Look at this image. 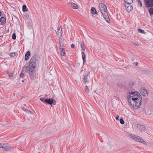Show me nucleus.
<instances>
[{
    "label": "nucleus",
    "instance_id": "nucleus-8",
    "mask_svg": "<svg viewBox=\"0 0 153 153\" xmlns=\"http://www.w3.org/2000/svg\"><path fill=\"white\" fill-rule=\"evenodd\" d=\"M11 146L7 144H3L2 149H4L5 151H8L11 149Z\"/></svg>",
    "mask_w": 153,
    "mask_h": 153
},
{
    "label": "nucleus",
    "instance_id": "nucleus-20",
    "mask_svg": "<svg viewBox=\"0 0 153 153\" xmlns=\"http://www.w3.org/2000/svg\"><path fill=\"white\" fill-rule=\"evenodd\" d=\"M138 32L140 33H142L144 34L146 33V32H145L144 30H143L140 28H138Z\"/></svg>",
    "mask_w": 153,
    "mask_h": 153
},
{
    "label": "nucleus",
    "instance_id": "nucleus-30",
    "mask_svg": "<svg viewBox=\"0 0 153 153\" xmlns=\"http://www.w3.org/2000/svg\"><path fill=\"white\" fill-rule=\"evenodd\" d=\"M120 122L121 124H123L124 123V121L123 119L120 118Z\"/></svg>",
    "mask_w": 153,
    "mask_h": 153
},
{
    "label": "nucleus",
    "instance_id": "nucleus-24",
    "mask_svg": "<svg viewBox=\"0 0 153 153\" xmlns=\"http://www.w3.org/2000/svg\"><path fill=\"white\" fill-rule=\"evenodd\" d=\"M10 56L12 57H14L16 55V53H11L9 54Z\"/></svg>",
    "mask_w": 153,
    "mask_h": 153
},
{
    "label": "nucleus",
    "instance_id": "nucleus-39",
    "mask_svg": "<svg viewBox=\"0 0 153 153\" xmlns=\"http://www.w3.org/2000/svg\"><path fill=\"white\" fill-rule=\"evenodd\" d=\"M119 87L120 88L122 87V85L120 84H119Z\"/></svg>",
    "mask_w": 153,
    "mask_h": 153
},
{
    "label": "nucleus",
    "instance_id": "nucleus-31",
    "mask_svg": "<svg viewBox=\"0 0 153 153\" xmlns=\"http://www.w3.org/2000/svg\"><path fill=\"white\" fill-rule=\"evenodd\" d=\"M130 42L131 44H132L134 45H136L137 46H139V45L136 43V42H134L132 41L131 42Z\"/></svg>",
    "mask_w": 153,
    "mask_h": 153
},
{
    "label": "nucleus",
    "instance_id": "nucleus-1",
    "mask_svg": "<svg viewBox=\"0 0 153 153\" xmlns=\"http://www.w3.org/2000/svg\"><path fill=\"white\" fill-rule=\"evenodd\" d=\"M39 57L37 55L33 56L30 58L29 65L24 66L22 68V71L27 72L31 80H34L36 78V74L34 69L39 63Z\"/></svg>",
    "mask_w": 153,
    "mask_h": 153
},
{
    "label": "nucleus",
    "instance_id": "nucleus-34",
    "mask_svg": "<svg viewBox=\"0 0 153 153\" xmlns=\"http://www.w3.org/2000/svg\"><path fill=\"white\" fill-rule=\"evenodd\" d=\"M22 109L24 111H27V109H26L25 108H24V107H22Z\"/></svg>",
    "mask_w": 153,
    "mask_h": 153
},
{
    "label": "nucleus",
    "instance_id": "nucleus-40",
    "mask_svg": "<svg viewBox=\"0 0 153 153\" xmlns=\"http://www.w3.org/2000/svg\"><path fill=\"white\" fill-rule=\"evenodd\" d=\"M61 42L62 43H63V39L61 38Z\"/></svg>",
    "mask_w": 153,
    "mask_h": 153
},
{
    "label": "nucleus",
    "instance_id": "nucleus-10",
    "mask_svg": "<svg viewBox=\"0 0 153 153\" xmlns=\"http://www.w3.org/2000/svg\"><path fill=\"white\" fill-rule=\"evenodd\" d=\"M30 51H27L26 52L25 55V60L27 61L30 58Z\"/></svg>",
    "mask_w": 153,
    "mask_h": 153
},
{
    "label": "nucleus",
    "instance_id": "nucleus-36",
    "mask_svg": "<svg viewBox=\"0 0 153 153\" xmlns=\"http://www.w3.org/2000/svg\"><path fill=\"white\" fill-rule=\"evenodd\" d=\"M27 111L28 114H31V111H30V110H28L27 109Z\"/></svg>",
    "mask_w": 153,
    "mask_h": 153
},
{
    "label": "nucleus",
    "instance_id": "nucleus-41",
    "mask_svg": "<svg viewBox=\"0 0 153 153\" xmlns=\"http://www.w3.org/2000/svg\"><path fill=\"white\" fill-rule=\"evenodd\" d=\"M135 63V65L136 66H137V65L138 64V63L137 62L136 63Z\"/></svg>",
    "mask_w": 153,
    "mask_h": 153
},
{
    "label": "nucleus",
    "instance_id": "nucleus-16",
    "mask_svg": "<svg viewBox=\"0 0 153 153\" xmlns=\"http://www.w3.org/2000/svg\"><path fill=\"white\" fill-rule=\"evenodd\" d=\"M70 7L74 9H77L78 8V5L74 3H72L70 5Z\"/></svg>",
    "mask_w": 153,
    "mask_h": 153
},
{
    "label": "nucleus",
    "instance_id": "nucleus-5",
    "mask_svg": "<svg viewBox=\"0 0 153 153\" xmlns=\"http://www.w3.org/2000/svg\"><path fill=\"white\" fill-rule=\"evenodd\" d=\"M40 100L44 103L46 102L48 104L51 105L53 103V100L51 98L45 99L44 97L39 98Z\"/></svg>",
    "mask_w": 153,
    "mask_h": 153
},
{
    "label": "nucleus",
    "instance_id": "nucleus-37",
    "mask_svg": "<svg viewBox=\"0 0 153 153\" xmlns=\"http://www.w3.org/2000/svg\"><path fill=\"white\" fill-rule=\"evenodd\" d=\"M119 116L117 115L116 117V119L117 120H119Z\"/></svg>",
    "mask_w": 153,
    "mask_h": 153
},
{
    "label": "nucleus",
    "instance_id": "nucleus-42",
    "mask_svg": "<svg viewBox=\"0 0 153 153\" xmlns=\"http://www.w3.org/2000/svg\"><path fill=\"white\" fill-rule=\"evenodd\" d=\"M1 11H0V16H1Z\"/></svg>",
    "mask_w": 153,
    "mask_h": 153
},
{
    "label": "nucleus",
    "instance_id": "nucleus-46",
    "mask_svg": "<svg viewBox=\"0 0 153 153\" xmlns=\"http://www.w3.org/2000/svg\"><path fill=\"white\" fill-rule=\"evenodd\" d=\"M1 58L2 59V58H1V57L0 56V59H1Z\"/></svg>",
    "mask_w": 153,
    "mask_h": 153
},
{
    "label": "nucleus",
    "instance_id": "nucleus-38",
    "mask_svg": "<svg viewBox=\"0 0 153 153\" xmlns=\"http://www.w3.org/2000/svg\"><path fill=\"white\" fill-rule=\"evenodd\" d=\"M3 144L2 143H0V149H2Z\"/></svg>",
    "mask_w": 153,
    "mask_h": 153
},
{
    "label": "nucleus",
    "instance_id": "nucleus-21",
    "mask_svg": "<svg viewBox=\"0 0 153 153\" xmlns=\"http://www.w3.org/2000/svg\"><path fill=\"white\" fill-rule=\"evenodd\" d=\"M150 7L151 8H150L149 10V13L150 15H152L153 14V7Z\"/></svg>",
    "mask_w": 153,
    "mask_h": 153
},
{
    "label": "nucleus",
    "instance_id": "nucleus-18",
    "mask_svg": "<svg viewBox=\"0 0 153 153\" xmlns=\"http://www.w3.org/2000/svg\"><path fill=\"white\" fill-rule=\"evenodd\" d=\"M82 59L83 60V63H84L85 62L86 60H85V54L84 52H82Z\"/></svg>",
    "mask_w": 153,
    "mask_h": 153
},
{
    "label": "nucleus",
    "instance_id": "nucleus-45",
    "mask_svg": "<svg viewBox=\"0 0 153 153\" xmlns=\"http://www.w3.org/2000/svg\"><path fill=\"white\" fill-rule=\"evenodd\" d=\"M45 97H46L47 96V94H45Z\"/></svg>",
    "mask_w": 153,
    "mask_h": 153
},
{
    "label": "nucleus",
    "instance_id": "nucleus-28",
    "mask_svg": "<svg viewBox=\"0 0 153 153\" xmlns=\"http://www.w3.org/2000/svg\"><path fill=\"white\" fill-rule=\"evenodd\" d=\"M23 72H25L24 71H22V72L21 73V74H20V77L22 78H23L24 76V74Z\"/></svg>",
    "mask_w": 153,
    "mask_h": 153
},
{
    "label": "nucleus",
    "instance_id": "nucleus-15",
    "mask_svg": "<svg viewBox=\"0 0 153 153\" xmlns=\"http://www.w3.org/2000/svg\"><path fill=\"white\" fill-rule=\"evenodd\" d=\"M91 13L93 15L98 14V13L97 12L95 8L94 7H92L91 8Z\"/></svg>",
    "mask_w": 153,
    "mask_h": 153
},
{
    "label": "nucleus",
    "instance_id": "nucleus-29",
    "mask_svg": "<svg viewBox=\"0 0 153 153\" xmlns=\"http://www.w3.org/2000/svg\"><path fill=\"white\" fill-rule=\"evenodd\" d=\"M12 38L13 40H14L16 39V36L15 33H14L13 34L12 36Z\"/></svg>",
    "mask_w": 153,
    "mask_h": 153
},
{
    "label": "nucleus",
    "instance_id": "nucleus-9",
    "mask_svg": "<svg viewBox=\"0 0 153 153\" xmlns=\"http://www.w3.org/2000/svg\"><path fill=\"white\" fill-rule=\"evenodd\" d=\"M140 91L141 94L143 96L146 97L148 96L147 92L146 90L142 88L140 89Z\"/></svg>",
    "mask_w": 153,
    "mask_h": 153
},
{
    "label": "nucleus",
    "instance_id": "nucleus-23",
    "mask_svg": "<svg viewBox=\"0 0 153 153\" xmlns=\"http://www.w3.org/2000/svg\"><path fill=\"white\" fill-rule=\"evenodd\" d=\"M137 2L138 3V5L140 7H141L142 6V4L140 1V0H137Z\"/></svg>",
    "mask_w": 153,
    "mask_h": 153
},
{
    "label": "nucleus",
    "instance_id": "nucleus-17",
    "mask_svg": "<svg viewBox=\"0 0 153 153\" xmlns=\"http://www.w3.org/2000/svg\"><path fill=\"white\" fill-rule=\"evenodd\" d=\"M28 9L27 8V6L25 5H23L22 6V11L23 12L27 11L28 10Z\"/></svg>",
    "mask_w": 153,
    "mask_h": 153
},
{
    "label": "nucleus",
    "instance_id": "nucleus-32",
    "mask_svg": "<svg viewBox=\"0 0 153 153\" xmlns=\"http://www.w3.org/2000/svg\"><path fill=\"white\" fill-rule=\"evenodd\" d=\"M129 84L131 86L133 85L134 84V82L133 81H131L129 82Z\"/></svg>",
    "mask_w": 153,
    "mask_h": 153
},
{
    "label": "nucleus",
    "instance_id": "nucleus-2",
    "mask_svg": "<svg viewBox=\"0 0 153 153\" xmlns=\"http://www.w3.org/2000/svg\"><path fill=\"white\" fill-rule=\"evenodd\" d=\"M140 95L137 91L128 93V101L129 104L135 109L139 108L141 105L142 98L140 97Z\"/></svg>",
    "mask_w": 153,
    "mask_h": 153
},
{
    "label": "nucleus",
    "instance_id": "nucleus-12",
    "mask_svg": "<svg viewBox=\"0 0 153 153\" xmlns=\"http://www.w3.org/2000/svg\"><path fill=\"white\" fill-rule=\"evenodd\" d=\"M137 127L140 130L142 131H144L146 129V128L144 126L141 125H138Z\"/></svg>",
    "mask_w": 153,
    "mask_h": 153
},
{
    "label": "nucleus",
    "instance_id": "nucleus-3",
    "mask_svg": "<svg viewBox=\"0 0 153 153\" xmlns=\"http://www.w3.org/2000/svg\"><path fill=\"white\" fill-rule=\"evenodd\" d=\"M99 7L101 13L106 21L108 23L110 22V21L106 12L107 10L106 6L103 3H100L99 4Z\"/></svg>",
    "mask_w": 153,
    "mask_h": 153
},
{
    "label": "nucleus",
    "instance_id": "nucleus-47",
    "mask_svg": "<svg viewBox=\"0 0 153 153\" xmlns=\"http://www.w3.org/2000/svg\"><path fill=\"white\" fill-rule=\"evenodd\" d=\"M53 104L54 105H55V104L54 103H53Z\"/></svg>",
    "mask_w": 153,
    "mask_h": 153
},
{
    "label": "nucleus",
    "instance_id": "nucleus-35",
    "mask_svg": "<svg viewBox=\"0 0 153 153\" xmlns=\"http://www.w3.org/2000/svg\"><path fill=\"white\" fill-rule=\"evenodd\" d=\"M71 48H74L75 47V45L73 44H71Z\"/></svg>",
    "mask_w": 153,
    "mask_h": 153
},
{
    "label": "nucleus",
    "instance_id": "nucleus-22",
    "mask_svg": "<svg viewBox=\"0 0 153 153\" xmlns=\"http://www.w3.org/2000/svg\"><path fill=\"white\" fill-rule=\"evenodd\" d=\"M60 54L61 56H64L65 55V53L64 50V49H63V50H62V51H60Z\"/></svg>",
    "mask_w": 153,
    "mask_h": 153
},
{
    "label": "nucleus",
    "instance_id": "nucleus-25",
    "mask_svg": "<svg viewBox=\"0 0 153 153\" xmlns=\"http://www.w3.org/2000/svg\"><path fill=\"white\" fill-rule=\"evenodd\" d=\"M80 45H81V48H82V50L83 51H85V46L84 45V43L81 42Z\"/></svg>",
    "mask_w": 153,
    "mask_h": 153
},
{
    "label": "nucleus",
    "instance_id": "nucleus-7",
    "mask_svg": "<svg viewBox=\"0 0 153 153\" xmlns=\"http://www.w3.org/2000/svg\"><path fill=\"white\" fill-rule=\"evenodd\" d=\"M89 74V72H88L85 73V74L84 75V78L83 79V81L85 84H87L89 82V81H88L87 79Z\"/></svg>",
    "mask_w": 153,
    "mask_h": 153
},
{
    "label": "nucleus",
    "instance_id": "nucleus-43",
    "mask_svg": "<svg viewBox=\"0 0 153 153\" xmlns=\"http://www.w3.org/2000/svg\"><path fill=\"white\" fill-rule=\"evenodd\" d=\"M22 82H24L25 81H24V80H22Z\"/></svg>",
    "mask_w": 153,
    "mask_h": 153
},
{
    "label": "nucleus",
    "instance_id": "nucleus-11",
    "mask_svg": "<svg viewBox=\"0 0 153 153\" xmlns=\"http://www.w3.org/2000/svg\"><path fill=\"white\" fill-rule=\"evenodd\" d=\"M127 5H128L127 6H125V8L127 11L129 12L132 10L133 7L130 4H127Z\"/></svg>",
    "mask_w": 153,
    "mask_h": 153
},
{
    "label": "nucleus",
    "instance_id": "nucleus-13",
    "mask_svg": "<svg viewBox=\"0 0 153 153\" xmlns=\"http://www.w3.org/2000/svg\"><path fill=\"white\" fill-rule=\"evenodd\" d=\"M64 46V44L62 43L61 42V37L59 38V48L60 51H62V50H63V48H62V47H63Z\"/></svg>",
    "mask_w": 153,
    "mask_h": 153
},
{
    "label": "nucleus",
    "instance_id": "nucleus-6",
    "mask_svg": "<svg viewBox=\"0 0 153 153\" xmlns=\"http://www.w3.org/2000/svg\"><path fill=\"white\" fill-rule=\"evenodd\" d=\"M144 2L146 7L149 8L153 6V0H144Z\"/></svg>",
    "mask_w": 153,
    "mask_h": 153
},
{
    "label": "nucleus",
    "instance_id": "nucleus-19",
    "mask_svg": "<svg viewBox=\"0 0 153 153\" xmlns=\"http://www.w3.org/2000/svg\"><path fill=\"white\" fill-rule=\"evenodd\" d=\"M125 2L128 4H130L133 2V0H124Z\"/></svg>",
    "mask_w": 153,
    "mask_h": 153
},
{
    "label": "nucleus",
    "instance_id": "nucleus-27",
    "mask_svg": "<svg viewBox=\"0 0 153 153\" xmlns=\"http://www.w3.org/2000/svg\"><path fill=\"white\" fill-rule=\"evenodd\" d=\"M85 91L86 92H87V93H88L89 91V89L88 88V87L87 85L85 86Z\"/></svg>",
    "mask_w": 153,
    "mask_h": 153
},
{
    "label": "nucleus",
    "instance_id": "nucleus-44",
    "mask_svg": "<svg viewBox=\"0 0 153 153\" xmlns=\"http://www.w3.org/2000/svg\"><path fill=\"white\" fill-rule=\"evenodd\" d=\"M79 65H80V64H79V63H78V66H79Z\"/></svg>",
    "mask_w": 153,
    "mask_h": 153
},
{
    "label": "nucleus",
    "instance_id": "nucleus-26",
    "mask_svg": "<svg viewBox=\"0 0 153 153\" xmlns=\"http://www.w3.org/2000/svg\"><path fill=\"white\" fill-rule=\"evenodd\" d=\"M60 31V32H59V33H60V34H61V36H62V29H60V28H58V30H57V32H58V34H59V32Z\"/></svg>",
    "mask_w": 153,
    "mask_h": 153
},
{
    "label": "nucleus",
    "instance_id": "nucleus-33",
    "mask_svg": "<svg viewBox=\"0 0 153 153\" xmlns=\"http://www.w3.org/2000/svg\"><path fill=\"white\" fill-rule=\"evenodd\" d=\"M13 74L12 73H9L8 75L10 77H12L13 76Z\"/></svg>",
    "mask_w": 153,
    "mask_h": 153
},
{
    "label": "nucleus",
    "instance_id": "nucleus-4",
    "mask_svg": "<svg viewBox=\"0 0 153 153\" xmlns=\"http://www.w3.org/2000/svg\"><path fill=\"white\" fill-rule=\"evenodd\" d=\"M129 136L130 137L136 141L139 142L144 145L147 144L146 143L144 140L138 136L133 134H131L129 135Z\"/></svg>",
    "mask_w": 153,
    "mask_h": 153
},
{
    "label": "nucleus",
    "instance_id": "nucleus-14",
    "mask_svg": "<svg viewBox=\"0 0 153 153\" xmlns=\"http://www.w3.org/2000/svg\"><path fill=\"white\" fill-rule=\"evenodd\" d=\"M6 19L4 17H1L0 19V21L1 25H3L5 24L6 22Z\"/></svg>",
    "mask_w": 153,
    "mask_h": 153
}]
</instances>
